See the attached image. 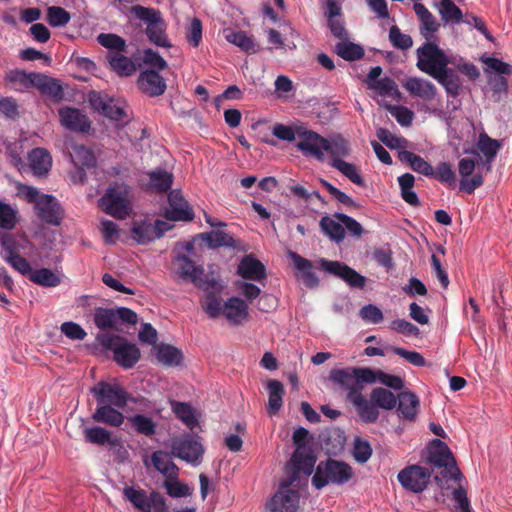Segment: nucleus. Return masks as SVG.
<instances>
[{
  "label": "nucleus",
  "instance_id": "nucleus-8",
  "mask_svg": "<svg viewBox=\"0 0 512 512\" xmlns=\"http://www.w3.org/2000/svg\"><path fill=\"white\" fill-rule=\"evenodd\" d=\"M330 379L347 390V394L352 391H361L364 383L376 382L375 373L369 368H345L333 369L330 372Z\"/></svg>",
  "mask_w": 512,
  "mask_h": 512
},
{
  "label": "nucleus",
  "instance_id": "nucleus-10",
  "mask_svg": "<svg viewBox=\"0 0 512 512\" xmlns=\"http://www.w3.org/2000/svg\"><path fill=\"white\" fill-rule=\"evenodd\" d=\"M101 343L113 351L114 360L124 369L132 368L140 359L138 347L119 336L105 335L101 338Z\"/></svg>",
  "mask_w": 512,
  "mask_h": 512
},
{
  "label": "nucleus",
  "instance_id": "nucleus-1",
  "mask_svg": "<svg viewBox=\"0 0 512 512\" xmlns=\"http://www.w3.org/2000/svg\"><path fill=\"white\" fill-rule=\"evenodd\" d=\"M18 195L34 205L35 213L40 220L50 225H60L63 210L54 196L42 194L37 188L24 184L18 186Z\"/></svg>",
  "mask_w": 512,
  "mask_h": 512
},
{
  "label": "nucleus",
  "instance_id": "nucleus-22",
  "mask_svg": "<svg viewBox=\"0 0 512 512\" xmlns=\"http://www.w3.org/2000/svg\"><path fill=\"white\" fill-rule=\"evenodd\" d=\"M59 119L61 125L71 131L84 133L88 132L90 129L88 117L77 108H61L59 110Z\"/></svg>",
  "mask_w": 512,
  "mask_h": 512
},
{
  "label": "nucleus",
  "instance_id": "nucleus-62",
  "mask_svg": "<svg viewBox=\"0 0 512 512\" xmlns=\"http://www.w3.org/2000/svg\"><path fill=\"white\" fill-rule=\"evenodd\" d=\"M389 40L393 47L401 50H407L413 45L412 38L408 34L402 33L396 25L390 27Z\"/></svg>",
  "mask_w": 512,
  "mask_h": 512
},
{
  "label": "nucleus",
  "instance_id": "nucleus-16",
  "mask_svg": "<svg viewBox=\"0 0 512 512\" xmlns=\"http://www.w3.org/2000/svg\"><path fill=\"white\" fill-rule=\"evenodd\" d=\"M171 451L174 456L196 465L202 457L203 447L196 438L186 434L172 439Z\"/></svg>",
  "mask_w": 512,
  "mask_h": 512
},
{
  "label": "nucleus",
  "instance_id": "nucleus-46",
  "mask_svg": "<svg viewBox=\"0 0 512 512\" xmlns=\"http://www.w3.org/2000/svg\"><path fill=\"white\" fill-rule=\"evenodd\" d=\"M123 495L137 509L143 512H150L151 503L144 490L136 489L132 486H127L123 489Z\"/></svg>",
  "mask_w": 512,
  "mask_h": 512
},
{
  "label": "nucleus",
  "instance_id": "nucleus-20",
  "mask_svg": "<svg viewBox=\"0 0 512 512\" xmlns=\"http://www.w3.org/2000/svg\"><path fill=\"white\" fill-rule=\"evenodd\" d=\"M169 207L166 209L165 217L172 221H190L194 217L192 208L183 198L178 190H173L168 195Z\"/></svg>",
  "mask_w": 512,
  "mask_h": 512
},
{
  "label": "nucleus",
  "instance_id": "nucleus-42",
  "mask_svg": "<svg viewBox=\"0 0 512 512\" xmlns=\"http://www.w3.org/2000/svg\"><path fill=\"white\" fill-rule=\"evenodd\" d=\"M399 158L401 161L408 163L412 170L424 176L430 177L433 174V167L425 161L421 156L410 151H400Z\"/></svg>",
  "mask_w": 512,
  "mask_h": 512
},
{
  "label": "nucleus",
  "instance_id": "nucleus-39",
  "mask_svg": "<svg viewBox=\"0 0 512 512\" xmlns=\"http://www.w3.org/2000/svg\"><path fill=\"white\" fill-rule=\"evenodd\" d=\"M291 463L297 472H303L305 475L309 476L313 472L316 458L306 449H296L292 455Z\"/></svg>",
  "mask_w": 512,
  "mask_h": 512
},
{
  "label": "nucleus",
  "instance_id": "nucleus-64",
  "mask_svg": "<svg viewBox=\"0 0 512 512\" xmlns=\"http://www.w3.org/2000/svg\"><path fill=\"white\" fill-rule=\"evenodd\" d=\"M352 454L358 463L363 464L370 459L372 447L367 440L358 437L354 440Z\"/></svg>",
  "mask_w": 512,
  "mask_h": 512
},
{
  "label": "nucleus",
  "instance_id": "nucleus-27",
  "mask_svg": "<svg viewBox=\"0 0 512 512\" xmlns=\"http://www.w3.org/2000/svg\"><path fill=\"white\" fill-rule=\"evenodd\" d=\"M413 9L421 23V35L430 40L433 34L439 29L440 24L437 22L434 15L422 3H415Z\"/></svg>",
  "mask_w": 512,
  "mask_h": 512
},
{
  "label": "nucleus",
  "instance_id": "nucleus-31",
  "mask_svg": "<svg viewBox=\"0 0 512 512\" xmlns=\"http://www.w3.org/2000/svg\"><path fill=\"white\" fill-rule=\"evenodd\" d=\"M22 275L28 276L31 282L42 287H56L61 283L60 275L48 268L33 270L30 266V271Z\"/></svg>",
  "mask_w": 512,
  "mask_h": 512
},
{
  "label": "nucleus",
  "instance_id": "nucleus-24",
  "mask_svg": "<svg viewBox=\"0 0 512 512\" xmlns=\"http://www.w3.org/2000/svg\"><path fill=\"white\" fill-rule=\"evenodd\" d=\"M348 401L355 407L358 416L365 423H374L379 417V411L374 402L367 400L361 391L347 394Z\"/></svg>",
  "mask_w": 512,
  "mask_h": 512
},
{
  "label": "nucleus",
  "instance_id": "nucleus-7",
  "mask_svg": "<svg viewBox=\"0 0 512 512\" xmlns=\"http://www.w3.org/2000/svg\"><path fill=\"white\" fill-rule=\"evenodd\" d=\"M417 68L434 78V75L440 73L453 61L436 44L431 42L424 43L416 51Z\"/></svg>",
  "mask_w": 512,
  "mask_h": 512
},
{
  "label": "nucleus",
  "instance_id": "nucleus-50",
  "mask_svg": "<svg viewBox=\"0 0 512 512\" xmlns=\"http://www.w3.org/2000/svg\"><path fill=\"white\" fill-rule=\"evenodd\" d=\"M171 406L177 418L181 420L187 427L193 429L198 424L195 412L189 404L173 401L171 402Z\"/></svg>",
  "mask_w": 512,
  "mask_h": 512
},
{
  "label": "nucleus",
  "instance_id": "nucleus-40",
  "mask_svg": "<svg viewBox=\"0 0 512 512\" xmlns=\"http://www.w3.org/2000/svg\"><path fill=\"white\" fill-rule=\"evenodd\" d=\"M320 227L322 231L336 243L342 242L345 238L343 223L340 219H336L335 215L333 217H322Z\"/></svg>",
  "mask_w": 512,
  "mask_h": 512
},
{
  "label": "nucleus",
  "instance_id": "nucleus-54",
  "mask_svg": "<svg viewBox=\"0 0 512 512\" xmlns=\"http://www.w3.org/2000/svg\"><path fill=\"white\" fill-rule=\"evenodd\" d=\"M83 433L86 442L91 444L105 445L113 440L111 432L100 426L85 428Z\"/></svg>",
  "mask_w": 512,
  "mask_h": 512
},
{
  "label": "nucleus",
  "instance_id": "nucleus-63",
  "mask_svg": "<svg viewBox=\"0 0 512 512\" xmlns=\"http://www.w3.org/2000/svg\"><path fill=\"white\" fill-rule=\"evenodd\" d=\"M47 21L52 27H62L70 21V14L62 7L51 6L47 9Z\"/></svg>",
  "mask_w": 512,
  "mask_h": 512
},
{
  "label": "nucleus",
  "instance_id": "nucleus-30",
  "mask_svg": "<svg viewBox=\"0 0 512 512\" xmlns=\"http://www.w3.org/2000/svg\"><path fill=\"white\" fill-rule=\"evenodd\" d=\"M418 397L409 391L401 392L398 395V412L405 420H414L419 409Z\"/></svg>",
  "mask_w": 512,
  "mask_h": 512
},
{
  "label": "nucleus",
  "instance_id": "nucleus-49",
  "mask_svg": "<svg viewBox=\"0 0 512 512\" xmlns=\"http://www.w3.org/2000/svg\"><path fill=\"white\" fill-rule=\"evenodd\" d=\"M129 422L136 433L151 437L156 432V423L143 414H135L129 417Z\"/></svg>",
  "mask_w": 512,
  "mask_h": 512
},
{
  "label": "nucleus",
  "instance_id": "nucleus-59",
  "mask_svg": "<svg viewBox=\"0 0 512 512\" xmlns=\"http://www.w3.org/2000/svg\"><path fill=\"white\" fill-rule=\"evenodd\" d=\"M94 322L101 330L114 328L117 324L115 309H97L94 314Z\"/></svg>",
  "mask_w": 512,
  "mask_h": 512
},
{
  "label": "nucleus",
  "instance_id": "nucleus-5",
  "mask_svg": "<svg viewBox=\"0 0 512 512\" xmlns=\"http://www.w3.org/2000/svg\"><path fill=\"white\" fill-rule=\"evenodd\" d=\"M99 207L114 218L125 219L131 212L129 186L124 183L111 185L99 199Z\"/></svg>",
  "mask_w": 512,
  "mask_h": 512
},
{
  "label": "nucleus",
  "instance_id": "nucleus-41",
  "mask_svg": "<svg viewBox=\"0 0 512 512\" xmlns=\"http://www.w3.org/2000/svg\"><path fill=\"white\" fill-rule=\"evenodd\" d=\"M132 236L139 244H147L159 239L153 223L148 221H136L133 223Z\"/></svg>",
  "mask_w": 512,
  "mask_h": 512
},
{
  "label": "nucleus",
  "instance_id": "nucleus-32",
  "mask_svg": "<svg viewBox=\"0 0 512 512\" xmlns=\"http://www.w3.org/2000/svg\"><path fill=\"white\" fill-rule=\"evenodd\" d=\"M268 390L267 412L269 415H275L283 404V396L285 394L283 384L278 380H269L266 384Z\"/></svg>",
  "mask_w": 512,
  "mask_h": 512
},
{
  "label": "nucleus",
  "instance_id": "nucleus-3",
  "mask_svg": "<svg viewBox=\"0 0 512 512\" xmlns=\"http://www.w3.org/2000/svg\"><path fill=\"white\" fill-rule=\"evenodd\" d=\"M176 273L184 280H190L196 287L207 292L220 293L223 285L217 273L211 271L207 274L201 266H197L187 256L176 257Z\"/></svg>",
  "mask_w": 512,
  "mask_h": 512
},
{
  "label": "nucleus",
  "instance_id": "nucleus-4",
  "mask_svg": "<svg viewBox=\"0 0 512 512\" xmlns=\"http://www.w3.org/2000/svg\"><path fill=\"white\" fill-rule=\"evenodd\" d=\"M30 244L29 239L24 234L0 232V256L20 274L30 271V263L20 255V251L25 250Z\"/></svg>",
  "mask_w": 512,
  "mask_h": 512
},
{
  "label": "nucleus",
  "instance_id": "nucleus-35",
  "mask_svg": "<svg viewBox=\"0 0 512 512\" xmlns=\"http://www.w3.org/2000/svg\"><path fill=\"white\" fill-rule=\"evenodd\" d=\"M155 356L160 363L166 366H178L183 360L181 350L168 344L155 346Z\"/></svg>",
  "mask_w": 512,
  "mask_h": 512
},
{
  "label": "nucleus",
  "instance_id": "nucleus-19",
  "mask_svg": "<svg viewBox=\"0 0 512 512\" xmlns=\"http://www.w3.org/2000/svg\"><path fill=\"white\" fill-rule=\"evenodd\" d=\"M319 265L323 271L341 278L351 287L363 288L365 286L366 278L344 263L320 259Z\"/></svg>",
  "mask_w": 512,
  "mask_h": 512
},
{
  "label": "nucleus",
  "instance_id": "nucleus-48",
  "mask_svg": "<svg viewBox=\"0 0 512 512\" xmlns=\"http://www.w3.org/2000/svg\"><path fill=\"white\" fill-rule=\"evenodd\" d=\"M335 53L347 61H355L363 57L364 50L360 45L354 44L345 39L335 45Z\"/></svg>",
  "mask_w": 512,
  "mask_h": 512
},
{
  "label": "nucleus",
  "instance_id": "nucleus-45",
  "mask_svg": "<svg viewBox=\"0 0 512 512\" xmlns=\"http://www.w3.org/2000/svg\"><path fill=\"white\" fill-rule=\"evenodd\" d=\"M330 166L337 169L341 172L346 178H348L352 183L363 186L364 180L360 176L356 166L352 163L346 162L343 159L335 158L330 160Z\"/></svg>",
  "mask_w": 512,
  "mask_h": 512
},
{
  "label": "nucleus",
  "instance_id": "nucleus-60",
  "mask_svg": "<svg viewBox=\"0 0 512 512\" xmlns=\"http://www.w3.org/2000/svg\"><path fill=\"white\" fill-rule=\"evenodd\" d=\"M431 177L449 187H455L456 185V174L451 165L446 162L440 163L436 169H433Z\"/></svg>",
  "mask_w": 512,
  "mask_h": 512
},
{
  "label": "nucleus",
  "instance_id": "nucleus-56",
  "mask_svg": "<svg viewBox=\"0 0 512 512\" xmlns=\"http://www.w3.org/2000/svg\"><path fill=\"white\" fill-rule=\"evenodd\" d=\"M209 247L217 248L221 246L235 247V241L228 233L222 230H214L202 236Z\"/></svg>",
  "mask_w": 512,
  "mask_h": 512
},
{
  "label": "nucleus",
  "instance_id": "nucleus-51",
  "mask_svg": "<svg viewBox=\"0 0 512 512\" xmlns=\"http://www.w3.org/2000/svg\"><path fill=\"white\" fill-rule=\"evenodd\" d=\"M146 35L153 44L160 47H170V43L165 34V25L162 18L147 25Z\"/></svg>",
  "mask_w": 512,
  "mask_h": 512
},
{
  "label": "nucleus",
  "instance_id": "nucleus-13",
  "mask_svg": "<svg viewBox=\"0 0 512 512\" xmlns=\"http://www.w3.org/2000/svg\"><path fill=\"white\" fill-rule=\"evenodd\" d=\"M402 487L412 493L423 492L431 480V471L417 464L408 465L397 475Z\"/></svg>",
  "mask_w": 512,
  "mask_h": 512
},
{
  "label": "nucleus",
  "instance_id": "nucleus-38",
  "mask_svg": "<svg viewBox=\"0 0 512 512\" xmlns=\"http://www.w3.org/2000/svg\"><path fill=\"white\" fill-rule=\"evenodd\" d=\"M295 268L301 272V277L309 287H315L318 284V278L312 271V263L295 252L289 253Z\"/></svg>",
  "mask_w": 512,
  "mask_h": 512
},
{
  "label": "nucleus",
  "instance_id": "nucleus-61",
  "mask_svg": "<svg viewBox=\"0 0 512 512\" xmlns=\"http://www.w3.org/2000/svg\"><path fill=\"white\" fill-rule=\"evenodd\" d=\"M167 494L173 498L190 496L192 490L187 484L181 483L177 478H166L164 485Z\"/></svg>",
  "mask_w": 512,
  "mask_h": 512
},
{
  "label": "nucleus",
  "instance_id": "nucleus-18",
  "mask_svg": "<svg viewBox=\"0 0 512 512\" xmlns=\"http://www.w3.org/2000/svg\"><path fill=\"white\" fill-rule=\"evenodd\" d=\"M92 108L114 121H123L128 118L124 105L119 104L108 95L92 92L89 95Z\"/></svg>",
  "mask_w": 512,
  "mask_h": 512
},
{
  "label": "nucleus",
  "instance_id": "nucleus-14",
  "mask_svg": "<svg viewBox=\"0 0 512 512\" xmlns=\"http://www.w3.org/2000/svg\"><path fill=\"white\" fill-rule=\"evenodd\" d=\"M297 140L298 142L296 147L304 155L312 156L319 161L324 160V145L326 144V138L300 124L298 126Z\"/></svg>",
  "mask_w": 512,
  "mask_h": 512
},
{
  "label": "nucleus",
  "instance_id": "nucleus-25",
  "mask_svg": "<svg viewBox=\"0 0 512 512\" xmlns=\"http://www.w3.org/2000/svg\"><path fill=\"white\" fill-rule=\"evenodd\" d=\"M237 274L250 281L262 282L266 279L265 266L252 255H246L241 259Z\"/></svg>",
  "mask_w": 512,
  "mask_h": 512
},
{
  "label": "nucleus",
  "instance_id": "nucleus-11",
  "mask_svg": "<svg viewBox=\"0 0 512 512\" xmlns=\"http://www.w3.org/2000/svg\"><path fill=\"white\" fill-rule=\"evenodd\" d=\"M427 460L435 467H444L449 473V477L455 481L462 478L461 471L455 465V459L446 443L439 439L430 442L428 448Z\"/></svg>",
  "mask_w": 512,
  "mask_h": 512
},
{
  "label": "nucleus",
  "instance_id": "nucleus-29",
  "mask_svg": "<svg viewBox=\"0 0 512 512\" xmlns=\"http://www.w3.org/2000/svg\"><path fill=\"white\" fill-rule=\"evenodd\" d=\"M151 464L165 478H178L179 469L168 453L162 450L153 452Z\"/></svg>",
  "mask_w": 512,
  "mask_h": 512
},
{
  "label": "nucleus",
  "instance_id": "nucleus-36",
  "mask_svg": "<svg viewBox=\"0 0 512 512\" xmlns=\"http://www.w3.org/2000/svg\"><path fill=\"white\" fill-rule=\"evenodd\" d=\"M147 175L149 177L148 188L150 190L160 193L166 192L173 184V174L166 170L156 169L149 172Z\"/></svg>",
  "mask_w": 512,
  "mask_h": 512
},
{
  "label": "nucleus",
  "instance_id": "nucleus-47",
  "mask_svg": "<svg viewBox=\"0 0 512 512\" xmlns=\"http://www.w3.org/2000/svg\"><path fill=\"white\" fill-rule=\"evenodd\" d=\"M438 11L446 23L458 24L463 21L461 9L452 0H440Z\"/></svg>",
  "mask_w": 512,
  "mask_h": 512
},
{
  "label": "nucleus",
  "instance_id": "nucleus-23",
  "mask_svg": "<svg viewBox=\"0 0 512 512\" xmlns=\"http://www.w3.org/2000/svg\"><path fill=\"white\" fill-rule=\"evenodd\" d=\"M403 88L410 96L420 98L426 102L433 101L437 96L436 86L429 80L421 77H409L403 83Z\"/></svg>",
  "mask_w": 512,
  "mask_h": 512
},
{
  "label": "nucleus",
  "instance_id": "nucleus-9",
  "mask_svg": "<svg viewBox=\"0 0 512 512\" xmlns=\"http://www.w3.org/2000/svg\"><path fill=\"white\" fill-rule=\"evenodd\" d=\"M296 476L281 481L276 493L266 503L268 512H296L299 506L300 495L294 489Z\"/></svg>",
  "mask_w": 512,
  "mask_h": 512
},
{
  "label": "nucleus",
  "instance_id": "nucleus-43",
  "mask_svg": "<svg viewBox=\"0 0 512 512\" xmlns=\"http://www.w3.org/2000/svg\"><path fill=\"white\" fill-rule=\"evenodd\" d=\"M98 43L108 50L107 55L124 53L127 47L126 41L117 34L101 33L97 36Z\"/></svg>",
  "mask_w": 512,
  "mask_h": 512
},
{
  "label": "nucleus",
  "instance_id": "nucleus-21",
  "mask_svg": "<svg viewBox=\"0 0 512 512\" xmlns=\"http://www.w3.org/2000/svg\"><path fill=\"white\" fill-rule=\"evenodd\" d=\"M138 88L150 97L164 94L167 85L164 78L153 69H144L137 79Z\"/></svg>",
  "mask_w": 512,
  "mask_h": 512
},
{
  "label": "nucleus",
  "instance_id": "nucleus-26",
  "mask_svg": "<svg viewBox=\"0 0 512 512\" xmlns=\"http://www.w3.org/2000/svg\"><path fill=\"white\" fill-rule=\"evenodd\" d=\"M121 409L111 405H97L95 412L92 414V419L110 427H120L125 421Z\"/></svg>",
  "mask_w": 512,
  "mask_h": 512
},
{
  "label": "nucleus",
  "instance_id": "nucleus-15",
  "mask_svg": "<svg viewBox=\"0 0 512 512\" xmlns=\"http://www.w3.org/2000/svg\"><path fill=\"white\" fill-rule=\"evenodd\" d=\"M66 148L69 158L76 168V171L71 174V179L75 183H82L86 177L84 168L94 167L96 165V158L93 152L83 145L71 142Z\"/></svg>",
  "mask_w": 512,
  "mask_h": 512
},
{
  "label": "nucleus",
  "instance_id": "nucleus-37",
  "mask_svg": "<svg viewBox=\"0 0 512 512\" xmlns=\"http://www.w3.org/2000/svg\"><path fill=\"white\" fill-rule=\"evenodd\" d=\"M225 39L246 53H256L258 51V47L253 38L243 31L227 29L225 30Z\"/></svg>",
  "mask_w": 512,
  "mask_h": 512
},
{
  "label": "nucleus",
  "instance_id": "nucleus-58",
  "mask_svg": "<svg viewBox=\"0 0 512 512\" xmlns=\"http://www.w3.org/2000/svg\"><path fill=\"white\" fill-rule=\"evenodd\" d=\"M377 138L390 149H405L408 141L400 136H396L388 129L379 128L376 132Z\"/></svg>",
  "mask_w": 512,
  "mask_h": 512
},
{
  "label": "nucleus",
  "instance_id": "nucleus-33",
  "mask_svg": "<svg viewBox=\"0 0 512 512\" xmlns=\"http://www.w3.org/2000/svg\"><path fill=\"white\" fill-rule=\"evenodd\" d=\"M106 58L111 69L121 77H128L136 72L135 62L123 53L107 55Z\"/></svg>",
  "mask_w": 512,
  "mask_h": 512
},
{
  "label": "nucleus",
  "instance_id": "nucleus-2",
  "mask_svg": "<svg viewBox=\"0 0 512 512\" xmlns=\"http://www.w3.org/2000/svg\"><path fill=\"white\" fill-rule=\"evenodd\" d=\"M209 294L202 307L210 318L224 316L230 325L238 326L248 319V303L239 297H230L223 304L215 295Z\"/></svg>",
  "mask_w": 512,
  "mask_h": 512
},
{
  "label": "nucleus",
  "instance_id": "nucleus-34",
  "mask_svg": "<svg viewBox=\"0 0 512 512\" xmlns=\"http://www.w3.org/2000/svg\"><path fill=\"white\" fill-rule=\"evenodd\" d=\"M434 79L445 88L449 95L453 97L459 95L462 86L461 80L451 68H448V66L440 73H437V75H434Z\"/></svg>",
  "mask_w": 512,
  "mask_h": 512
},
{
  "label": "nucleus",
  "instance_id": "nucleus-17",
  "mask_svg": "<svg viewBox=\"0 0 512 512\" xmlns=\"http://www.w3.org/2000/svg\"><path fill=\"white\" fill-rule=\"evenodd\" d=\"M471 154L472 158H462L458 163V171L461 176L460 190L468 194L473 193L484 182L483 176L479 172L470 177L476 168L477 162L481 159L477 151H473Z\"/></svg>",
  "mask_w": 512,
  "mask_h": 512
},
{
  "label": "nucleus",
  "instance_id": "nucleus-57",
  "mask_svg": "<svg viewBox=\"0 0 512 512\" xmlns=\"http://www.w3.org/2000/svg\"><path fill=\"white\" fill-rule=\"evenodd\" d=\"M369 89L383 97H395L400 95L396 82L389 77L380 78L375 83L370 84Z\"/></svg>",
  "mask_w": 512,
  "mask_h": 512
},
{
  "label": "nucleus",
  "instance_id": "nucleus-53",
  "mask_svg": "<svg viewBox=\"0 0 512 512\" xmlns=\"http://www.w3.org/2000/svg\"><path fill=\"white\" fill-rule=\"evenodd\" d=\"M18 221L17 208L0 200V228L13 230L17 226Z\"/></svg>",
  "mask_w": 512,
  "mask_h": 512
},
{
  "label": "nucleus",
  "instance_id": "nucleus-44",
  "mask_svg": "<svg viewBox=\"0 0 512 512\" xmlns=\"http://www.w3.org/2000/svg\"><path fill=\"white\" fill-rule=\"evenodd\" d=\"M324 152H327L331 159L346 157L350 154L349 143L340 135H335L326 139Z\"/></svg>",
  "mask_w": 512,
  "mask_h": 512
},
{
  "label": "nucleus",
  "instance_id": "nucleus-12",
  "mask_svg": "<svg viewBox=\"0 0 512 512\" xmlns=\"http://www.w3.org/2000/svg\"><path fill=\"white\" fill-rule=\"evenodd\" d=\"M97 405H111L125 408L129 401L127 391L118 382H98L92 389Z\"/></svg>",
  "mask_w": 512,
  "mask_h": 512
},
{
  "label": "nucleus",
  "instance_id": "nucleus-28",
  "mask_svg": "<svg viewBox=\"0 0 512 512\" xmlns=\"http://www.w3.org/2000/svg\"><path fill=\"white\" fill-rule=\"evenodd\" d=\"M29 165L34 175L42 176L49 172L52 157L44 148H35L28 155Z\"/></svg>",
  "mask_w": 512,
  "mask_h": 512
},
{
  "label": "nucleus",
  "instance_id": "nucleus-52",
  "mask_svg": "<svg viewBox=\"0 0 512 512\" xmlns=\"http://www.w3.org/2000/svg\"><path fill=\"white\" fill-rule=\"evenodd\" d=\"M371 401L374 402L377 409L385 410L393 409L397 404L395 395L385 388H374L370 395Z\"/></svg>",
  "mask_w": 512,
  "mask_h": 512
},
{
  "label": "nucleus",
  "instance_id": "nucleus-6",
  "mask_svg": "<svg viewBox=\"0 0 512 512\" xmlns=\"http://www.w3.org/2000/svg\"><path fill=\"white\" fill-rule=\"evenodd\" d=\"M352 476L353 471L348 464L336 460H327L318 464L312 477V484L317 489H321L328 484L343 485Z\"/></svg>",
  "mask_w": 512,
  "mask_h": 512
},
{
  "label": "nucleus",
  "instance_id": "nucleus-55",
  "mask_svg": "<svg viewBox=\"0 0 512 512\" xmlns=\"http://www.w3.org/2000/svg\"><path fill=\"white\" fill-rule=\"evenodd\" d=\"M499 143L488 137L487 135H480L479 141H478V148L479 150L484 154L486 158V171L491 170V162L497 155V152L499 150Z\"/></svg>",
  "mask_w": 512,
  "mask_h": 512
}]
</instances>
